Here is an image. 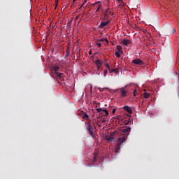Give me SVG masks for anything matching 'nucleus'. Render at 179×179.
I'll list each match as a JSON object with an SVG mask.
<instances>
[{
	"label": "nucleus",
	"mask_w": 179,
	"mask_h": 179,
	"mask_svg": "<svg viewBox=\"0 0 179 179\" xmlns=\"http://www.w3.org/2000/svg\"><path fill=\"white\" fill-rule=\"evenodd\" d=\"M121 131L124 134H123L121 138H118V142H120V143H124V142L128 139V135H129V132H131V127H125Z\"/></svg>",
	"instance_id": "1"
},
{
	"label": "nucleus",
	"mask_w": 179,
	"mask_h": 179,
	"mask_svg": "<svg viewBox=\"0 0 179 179\" xmlns=\"http://www.w3.org/2000/svg\"><path fill=\"white\" fill-rule=\"evenodd\" d=\"M52 68L53 71H55V76H57V78H62L64 76V73L58 72V71H59V66H54Z\"/></svg>",
	"instance_id": "2"
},
{
	"label": "nucleus",
	"mask_w": 179,
	"mask_h": 179,
	"mask_svg": "<svg viewBox=\"0 0 179 179\" xmlns=\"http://www.w3.org/2000/svg\"><path fill=\"white\" fill-rule=\"evenodd\" d=\"M127 87L128 85H126L124 87H122L120 89L121 97H127V94L128 93V91H127L125 88H127Z\"/></svg>",
	"instance_id": "3"
},
{
	"label": "nucleus",
	"mask_w": 179,
	"mask_h": 179,
	"mask_svg": "<svg viewBox=\"0 0 179 179\" xmlns=\"http://www.w3.org/2000/svg\"><path fill=\"white\" fill-rule=\"evenodd\" d=\"M96 111L97 113H101L100 114H102L104 117H107L108 115V110L106 109L97 108Z\"/></svg>",
	"instance_id": "4"
},
{
	"label": "nucleus",
	"mask_w": 179,
	"mask_h": 179,
	"mask_svg": "<svg viewBox=\"0 0 179 179\" xmlns=\"http://www.w3.org/2000/svg\"><path fill=\"white\" fill-rule=\"evenodd\" d=\"M87 129L90 133V135H91L92 138H95L96 135L94 134V133H93V129L92 128V125L88 124L87 126Z\"/></svg>",
	"instance_id": "5"
},
{
	"label": "nucleus",
	"mask_w": 179,
	"mask_h": 179,
	"mask_svg": "<svg viewBox=\"0 0 179 179\" xmlns=\"http://www.w3.org/2000/svg\"><path fill=\"white\" fill-rule=\"evenodd\" d=\"M132 64H135V65H143L145 63L140 59H136L132 60Z\"/></svg>",
	"instance_id": "6"
},
{
	"label": "nucleus",
	"mask_w": 179,
	"mask_h": 179,
	"mask_svg": "<svg viewBox=\"0 0 179 179\" xmlns=\"http://www.w3.org/2000/svg\"><path fill=\"white\" fill-rule=\"evenodd\" d=\"M110 24V21L101 22L99 25V29H103V27H106V26H107V24Z\"/></svg>",
	"instance_id": "7"
},
{
	"label": "nucleus",
	"mask_w": 179,
	"mask_h": 179,
	"mask_svg": "<svg viewBox=\"0 0 179 179\" xmlns=\"http://www.w3.org/2000/svg\"><path fill=\"white\" fill-rule=\"evenodd\" d=\"M95 64H96V65L98 69H100V68L101 67V65H102L103 62H101V60L97 59V60H96Z\"/></svg>",
	"instance_id": "8"
},
{
	"label": "nucleus",
	"mask_w": 179,
	"mask_h": 179,
	"mask_svg": "<svg viewBox=\"0 0 179 179\" xmlns=\"http://www.w3.org/2000/svg\"><path fill=\"white\" fill-rule=\"evenodd\" d=\"M124 110L127 111V113H129V114H132V110H131V108L129 106H126L123 107Z\"/></svg>",
	"instance_id": "9"
},
{
	"label": "nucleus",
	"mask_w": 179,
	"mask_h": 179,
	"mask_svg": "<svg viewBox=\"0 0 179 179\" xmlns=\"http://www.w3.org/2000/svg\"><path fill=\"white\" fill-rule=\"evenodd\" d=\"M105 138H106V141H114V137H113V134L106 135L105 136Z\"/></svg>",
	"instance_id": "10"
},
{
	"label": "nucleus",
	"mask_w": 179,
	"mask_h": 179,
	"mask_svg": "<svg viewBox=\"0 0 179 179\" xmlns=\"http://www.w3.org/2000/svg\"><path fill=\"white\" fill-rule=\"evenodd\" d=\"M124 45H129V44H131V41L128 40V39H123V41H122Z\"/></svg>",
	"instance_id": "11"
},
{
	"label": "nucleus",
	"mask_w": 179,
	"mask_h": 179,
	"mask_svg": "<svg viewBox=\"0 0 179 179\" xmlns=\"http://www.w3.org/2000/svg\"><path fill=\"white\" fill-rule=\"evenodd\" d=\"M118 143L116 144V150H115V152H118V150H120V149H121V142L117 141Z\"/></svg>",
	"instance_id": "12"
},
{
	"label": "nucleus",
	"mask_w": 179,
	"mask_h": 179,
	"mask_svg": "<svg viewBox=\"0 0 179 179\" xmlns=\"http://www.w3.org/2000/svg\"><path fill=\"white\" fill-rule=\"evenodd\" d=\"M117 52H120V54H122V46L117 45Z\"/></svg>",
	"instance_id": "13"
},
{
	"label": "nucleus",
	"mask_w": 179,
	"mask_h": 179,
	"mask_svg": "<svg viewBox=\"0 0 179 179\" xmlns=\"http://www.w3.org/2000/svg\"><path fill=\"white\" fill-rule=\"evenodd\" d=\"M83 120H86V121H87V120H89V115H87L86 113H83Z\"/></svg>",
	"instance_id": "14"
},
{
	"label": "nucleus",
	"mask_w": 179,
	"mask_h": 179,
	"mask_svg": "<svg viewBox=\"0 0 179 179\" xmlns=\"http://www.w3.org/2000/svg\"><path fill=\"white\" fill-rule=\"evenodd\" d=\"M143 96H144V99H149V97H150V94L148 92H145L143 94Z\"/></svg>",
	"instance_id": "15"
},
{
	"label": "nucleus",
	"mask_w": 179,
	"mask_h": 179,
	"mask_svg": "<svg viewBox=\"0 0 179 179\" xmlns=\"http://www.w3.org/2000/svg\"><path fill=\"white\" fill-rule=\"evenodd\" d=\"M96 6H97V8H96V12H99V10H100V9H101V3H98L96 4Z\"/></svg>",
	"instance_id": "16"
},
{
	"label": "nucleus",
	"mask_w": 179,
	"mask_h": 179,
	"mask_svg": "<svg viewBox=\"0 0 179 179\" xmlns=\"http://www.w3.org/2000/svg\"><path fill=\"white\" fill-rule=\"evenodd\" d=\"M99 41H101V43L106 41V44H108V43H109L108 39H107L106 38L100 39Z\"/></svg>",
	"instance_id": "17"
},
{
	"label": "nucleus",
	"mask_w": 179,
	"mask_h": 179,
	"mask_svg": "<svg viewBox=\"0 0 179 179\" xmlns=\"http://www.w3.org/2000/svg\"><path fill=\"white\" fill-rule=\"evenodd\" d=\"M113 72H115V73H118V69H114L110 70V73H113Z\"/></svg>",
	"instance_id": "18"
},
{
	"label": "nucleus",
	"mask_w": 179,
	"mask_h": 179,
	"mask_svg": "<svg viewBox=\"0 0 179 179\" xmlns=\"http://www.w3.org/2000/svg\"><path fill=\"white\" fill-rule=\"evenodd\" d=\"M115 55H116L117 58H120L121 57V55L119 52H115Z\"/></svg>",
	"instance_id": "19"
},
{
	"label": "nucleus",
	"mask_w": 179,
	"mask_h": 179,
	"mask_svg": "<svg viewBox=\"0 0 179 179\" xmlns=\"http://www.w3.org/2000/svg\"><path fill=\"white\" fill-rule=\"evenodd\" d=\"M71 24H72V21H69V22L67 23L66 27H71Z\"/></svg>",
	"instance_id": "20"
},
{
	"label": "nucleus",
	"mask_w": 179,
	"mask_h": 179,
	"mask_svg": "<svg viewBox=\"0 0 179 179\" xmlns=\"http://www.w3.org/2000/svg\"><path fill=\"white\" fill-rule=\"evenodd\" d=\"M133 94L134 96H136L138 95V90H135L133 92Z\"/></svg>",
	"instance_id": "21"
},
{
	"label": "nucleus",
	"mask_w": 179,
	"mask_h": 179,
	"mask_svg": "<svg viewBox=\"0 0 179 179\" xmlns=\"http://www.w3.org/2000/svg\"><path fill=\"white\" fill-rule=\"evenodd\" d=\"M170 33H172V34H174V33H176V29L174 28H171V31Z\"/></svg>",
	"instance_id": "22"
},
{
	"label": "nucleus",
	"mask_w": 179,
	"mask_h": 179,
	"mask_svg": "<svg viewBox=\"0 0 179 179\" xmlns=\"http://www.w3.org/2000/svg\"><path fill=\"white\" fill-rule=\"evenodd\" d=\"M107 73H108V71L107 70H105L103 72L104 76H107Z\"/></svg>",
	"instance_id": "23"
},
{
	"label": "nucleus",
	"mask_w": 179,
	"mask_h": 179,
	"mask_svg": "<svg viewBox=\"0 0 179 179\" xmlns=\"http://www.w3.org/2000/svg\"><path fill=\"white\" fill-rule=\"evenodd\" d=\"M117 120H122V116H121V115L117 116Z\"/></svg>",
	"instance_id": "24"
},
{
	"label": "nucleus",
	"mask_w": 179,
	"mask_h": 179,
	"mask_svg": "<svg viewBox=\"0 0 179 179\" xmlns=\"http://www.w3.org/2000/svg\"><path fill=\"white\" fill-rule=\"evenodd\" d=\"M96 45H97V46L99 47V48L101 47V43H99V42H98V43H96Z\"/></svg>",
	"instance_id": "25"
},
{
	"label": "nucleus",
	"mask_w": 179,
	"mask_h": 179,
	"mask_svg": "<svg viewBox=\"0 0 179 179\" xmlns=\"http://www.w3.org/2000/svg\"><path fill=\"white\" fill-rule=\"evenodd\" d=\"M115 111H117V109L113 108V111H112V113H113V114H115Z\"/></svg>",
	"instance_id": "26"
},
{
	"label": "nucleus",
	"mask_w": 179,
	"mask_h": 179,
	"mask_svg": "<svg viewBox=\"0 0 179 179\" xmlns=\"http://www.w3.org/2000/svg\"><path fill=\"white\" fill-rule=\"evenodd\" d=\"M106 68L108 69V71H110V65L106 64Z\"/></svg>",
	"instance_id": "27"
},
{
	"label": "nucleus",
	"mask_w": 179,
	"mask_h": 179,
	"mask_svg": "<svg viewBox=\"0 0 179 179\" xmlns=\"http://www.w3.org/2000/svg\"><path fill=\"white\" fill-rule=\"evenodd\" d=\"M97 159V155H94V159L96 160Z\"/></svg>",
	"instance_id": "28"
},
{
	"label": "nucleus",
	"mask_w": 179,
	"mask_h": 179,
	"mask_svg": "<svg viewBox=\"0 0 179 179\" xmlns=\"http://www.w3.org/2000/svg\"><path fill=\"white\" fill-rule=\"evenodd\" d=\"M86 2H87V0H85V1H84V3L82 4V6H83V5H85V3Z\"/></svg>",
	"instance_id": "29"
},
{
	"label": "nucleus",
	"mask_w": 179,
	"mask_h": 179,
	"mask_svg": "<svg viewBox=\"0 0 179 179\" xmlns=\"http://www.w3.org/2000/svg\"><path fill=\"white\" fill-rule=\"evenodd\" d=\"M117 2H120L121 3H122V0H117Z\"/></svg>",
	"instance_id": "30"
},
{
	"label": "nucleus",
	"mask_w": 179,
	"mask_h": 179,
	"mask_svg": "<svg viewBox=\"0 0 179 179\" xmlns=\"http://www.w3.org/2000/svg\"><path fill=\"white\" fill-rule=\"evenodd\" d=\"M101 122H106V119H103V120H101Z\"/></svg>",
	"instance_id": "31"
},
{
	"label": "nucleus",
	"mask_w": 179,
	"mask_h": 179,
	"mask_svg": "<svg viewBox=\"0 0 179 179\" xmlns=\"http://www.w3.org/2000/svg\"><path fill=\"white\" fill-rule=\"evenodd\" d=\"M58 1H59V0H56V1H55L56 5H58Z\"/></svg>",
	"instance_id": "32"
},
{
	"label": "nucleus",
	"mask_w": 179,
	"mask_h": 179,
	"mask_svg": "<svg viewBox=\"0 0 179 179\" xmlns=\"http://www.w3.org/2000/svg\"><path fill=\"white\" fill-rule=\"evenodd\" d=\"M92 87L91 86V87H90V91H91V92H92Z\"/></svg>",
	"instance_id": "33"
},
{
	"label": "nucleus",
	"mask_w": 179,
	"mask_h": 179,
	"mask_svg": "<svg viewBox=\"0 0 179 179\" xmlns=\"http://www.w3.org/2000/svg\"><path fill=\"white\" fill-rule=\"evenodd\" d=\"M105 16H107V14H105Z\"/></svg>",
	"instance_id": "34"
},
{
	"label": "nucleus",
	"mask_w": 179,
	"mask_h": 179,
	"mask_svg": "<svg viewBox=\"0 0 179 179\" xmlns=\"http://www.w3.org/2000/svg\"><path fill=\"white\" fill-rule=\"evenodd\" d=\"M75 1H76V0H73V2H75Z\"/></svg>",
	"instance_id": "35"
}]
</instances>
